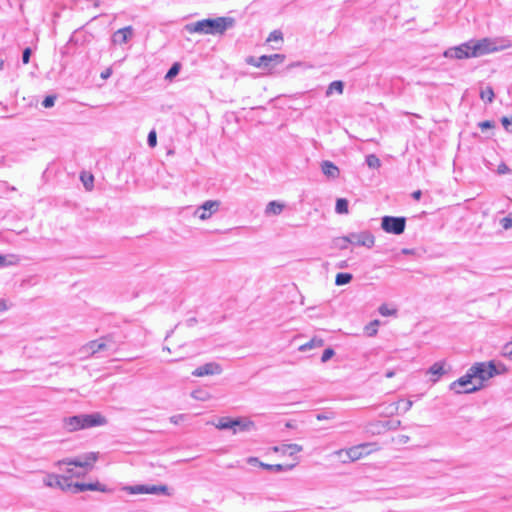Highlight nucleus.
<instances>
[{
	"label": "nucleus",
	"instance_id": "3",
	"mask_svg": "<svg viewBox=\"0 0 512 512\" xmlns=\"http://www.w3.org/2000/svg\"><path fill=\"white\" fill-rule=\"evenodd\" d=\"M470 371L474 376L476 384H481L482 388L484 381L489 380L495 375L506 373L507 368L506 366H502V370H498L494 361H489L475 363L470 367Z\"/></svg>",
	"mask_w": 512,
	"mask_h": 512
},
{
	"label": "nucleus",
	"instance_id": "36",
	"mask_svg": "<svg viewBox=\"0 0 512 512\" xmlns=\"http://www.w3.org/2000/svg\"><path fill=\"white\" fill-rule=\"evenodd\" d=\"M180 68H181L180 63L175 62V63L170 67V69L168 70V72L166 73L165 79H167V80H172L175 76H177V75H178V73H179V71H180Z\"/></svg>",
	"mask_w": 512,
	"mask_h": 512
},
{
	"label": "nucleus",
	"instance_id": "9",
	"mask_svg": "<svg viewBox=\"0 0 512 512\" xmlns=\"http://www.w3.org/2000/svg\"><path fill=\"white\" fill-rule=\"evenodd\" d=\"M369 446L370 444L364 443L350 447L349 449L346 450H339L336 452V454L339 455L340 457L345 455V458H343V462L355 461L370 453V450L368 449Z\"/></svg>",
	"mask_w": 512,
	"mask_h": 512
},
{
	"label": "nucleus",
	"instance_id": "61",
	"mask_svg": "<svg viewBox=\"0 0 512 512\" xmlns=\"http://www.w3.org/2000/svg\"><path fill=\"white\" fill-rule=\"evenodd\" d=\"M402 438H403V443H407V442H408V440H409V437H408V436H402Z\"/></svg>",
	"mask_w": 512,
	"mask_h": 512
},
{
	"label": "nucleus",
	"instance_id": "33",
	"mask_svg": "<svg viewBox=\"0 0 512 512\" xmlns=\"http://www.w3.org/2000/svg\"><path fill=\"white\" fill-rule=\"evenodd\" d=\"M335 211L338 214L348 213V201L345 198H339L336 201Z\"/></svg>",
	"mask_w": 512,
	"mask_h": 512
},
{
	"label": "nucleus",
	"instance_id": "34",
	"mask_svg": "<svg viewBox=\"0 0 512 512\" xmlns=\"http://www.w3.org/2000/svg\"><path fill=\"white\" fill-rule=\"evenodd\" d=\"M378 325H379V320L371 321L370 323H368L365 326V328H364L365 333L370 337L375 336L378 331Z\"/></svg>",
	"mask_w": 512,
	"mask_h": 512
},
{
	"label": "nucleus",
	"instance_id": "52",
	"mask_svg": "<svg viewBox=\"0 0 512 512\" xmlns=\"http://www.w3.org/2000/svg\"><path fill=\"white\" fill-rule=\"evenodd\" d=\"M182 417L183 415H174L170 418V421L174 424H177Z\"/></svg>",
	"mask_w": 512,
	"mask_h": 512
},
{
	"label": "nucleus",
	"instance_id": "41",
	"mask_svg": "<svg viewBox=\"0 0 512 512\" xmlns=\"http://www.w3.org/2000/svg\"><path fill=\"white\" fill-rule=\"evenodd\" d=\"M379 313L382 316H390L396 313V310L390 309L387 305L383 304L379 307Z\"/></svg>",
	"mask_w": 512,
	"mask_h": 512
},
{
	"label": "nucleus",
	"instance_id": "29",
	"mask_svg": "<svg viewBox=\"0 0 512 512\" xmlns=\"http://www.w3.org/2000/svg\"><path fill=\"white\" fill-rule=\"evenodd\" d=\"M80 179L84 185V187L87 190H92L93 188V182H94V176L91 173L82 172L80 175Z\"/></svg>",
	"mask_w": 512,
	"mask_h": 512
},
{
	"label": "nucleus",
	"instance_id": "28",
	"mask_svg": "<svg viewBox=\"0 0 512 512\" xmlns=\"http://www.w3.org/2000/svg\"><path fill=\"white\" fill-rule=\"evenodd\" d=\"M19 263V258L15 255H0V267L12 266Z\"/></svg>",
	"mask_w": 512,
	"mask_h": 512
},
{
	"label": "nucleus",
	"instance_id": "38",
	"mask_svg": "<svg viewBox=\"0 0 512 512\" xmlns=\"http://www.w3.org/2000/svg\"><path fill=\"white\" fill-rule=\"evenodd\" d=\"M501 123L507 132L512 133V116L511 117H506V116L502 117Z\"/></svg>",
	"mask_w": 512,
	"mask_h": 512
},
{
	"label": "nucleus",
	"instance_id": "50",
	"mask_svg": "<svg viewBox=\"0 0 512 512\" xmlns=\"http://www.w3.org/2000/svg\"><path fill=\"white\" fill-rule=\"evenodd\" d=\"M66 472H67V474H68V477H70V478H71V477H73V476H75V477H81V476H83V475H84V473L74 472L72 469H67V471H66Z\"/></svg>",
	"mask_w": 512,
	"mask_h": 512
},
{
	"label": "nucleus",
	"instance_id": "45",
	"mask_svg": "<svg viewBox=\"0 0 512 512\" xmlns=\"http://www.w3.org/2000/svg\"><path fill=\"white\" fill-rule=\"evenodd\" d=\"M70 491H72L73 493L86 491V483H80V482L72 483V488Z\"/></svg>",
	"mask_w": 512,
	"mask_h": 512
},
{
	"label": "nucleus",
	"instance_id": "14",
	"mask_svg": "<svg viewBox=\"0 0 512 512\" xmlns=\"http://www.w3.org/2000/svg\"><path fill=\"white\" fill-rule=\"evenodd\" d=\"M223 371L222 366L217 362H208L204 365L199 366L196 368L192 375L195 377H203V376H210V375H219Z\"/></svg>",
	"mask_w": 512,
	"mask_h": 512
},
{
	"label": "nucleus",
	"instance_id": "47",
	"mask_svg": "<svg viewBox=\"0 0 512 512\" xmlns=\"http://www.w3.org/2000/svg\"><path fill=\"white\" fill-rule=\"evenodd\" d=\"M32 50L31 48H25L22 53V62L23 64H28L30 61Z\"/></svg>",
	"mask_w": 512,
	"mask_h": 512
},
{
	"label": "nucleus",
	"instance_id": "15",
	"mask_svg": "<svg viewBox=\"0 0 512 512\" xmlns=\"http://www.w3.org/2000/svg\"><path fill=\"white\" fill-rule=\"evenodd\" d=\"M219 206V201L207 200L196 210L195 215L201 220L209 219L219 209Z\"/></svg>",
	"mask_w": 512,
	"mask_h": 512
},
{
	"label": "nucleus",
	"instance_id": "1",
	"mask_svg": "<svg viewBox=\"0 0 512 512\" xmlns=\"http://www.w3.org/2000/svg\"><path fill=\"white\" fill-rule=\"evenodd\" d=\"M234 24L235 19L232 17L207 18L186 24L185 30L191 34L223 35L226 30L232 28Z\"/></svg>",
	"mask_w": 512,
	"mask_h": 512
},
{
	"label": "nucleus",
	"instance_id": "32",
	"mask_svg": "<svg viewBox=\"0 0 512 512\" xmlns=\"http://www.w3.org/2000/svg\"><path fill=\"white\" fill-rule=\"evenodd\" d=\"M87 490L100 491V492H103V493H107V492L111 491L106 485L101 484L99 482L86 483V491Z\"/></svg>",
	"mask_w": 512,
	"mask_h": 512
},
{
	"label": "nucleus",
	"instance_id": "39",
	"mask_svg": "<svg viewBox=\"0 0 512 512\" xmlns=\"http://www.w3.org/2000/svg\"><path fill=\"white\" fill-rule=\"evenodd\" d=\"M55 100H56V96H54V95L46 96L44 98V100L42 101V105L45 108H51L54 106Z\"/></svg>",
	"mask_w": 512,
	"mask_h": 512
},
{
	"label": "nucleus",
	"instance_id": "58",
	"mask_svg": "<svg viewBox=\"0 0 512 512\" xmlns=\"http://www.w3.org/2000/svg\"><path fill=\"white\" fill-rule=\"evenodd\" d=\"M328 418H329V417H328V416H326V415H324V414H318V415H317V419H318V420H325V419H328Z\"/></svg>",
	"mask_w": 512,
	"mask_h": 512
},
{
	"label": "nucleus",
	"instance_id": "2",
	"mask_svg": "<svg viewBox=\"0 0 512 512\" xmlns=\"http://www.w3.org/2000/svg\"><path fill=\"white\" fill-rule=\"evenodd\" d=\"M511 47L508 40L503 38H483L473 41V52L471 54L476 57L483 56L489 53L501 51Z\"/></svg>",
	"mask_w": 512,
	"mask_h": 512
},
{
	"label": "nucleus",
	"instance_id": "53",
	"mask_svg": "<svg viewBox=\"0 0 512 512\" xmlns=\"http://www.w3.org/2000/svg\"><path fill=\"white\" fill-rule=\"evenodd\" d=\"M421 195H422V192H421L420 190L414 191V192L412 193V197H413V199H415V200H420Z\"/></svg>",
	"mask_w": 512,
	"mask_h": 512
},
{
	"label": "nucleus",
	"instance_id": "17",
	"mask_svg": "<svg viewBox=\"0 0 512 512\" xmlns=\"http://www.w3.org/2000/svg\"><path fill=\"white\" fill-rule=\"evenodd\" d=\"M84 348L94 355L97 352L110 349L111 345L107 338H101L99 340L90 341Z\"/></svg>",
	"mask_w": 512,
	"mask_h": 512
},
{
	"label": "nucleus",
	"instance_id": "19",
	"mask_svg": "<svg viewBox=\"0 0 512 512\" xmlns=\"http://www.w3.org/2000/svg\"><path fill=\"white\" fill-rule=\"evenodd\" d=\"M321 171L328 179H336L340 175L339 168L329 160H324L321 163Z\"/></svg>",
	"mask_w": 512,
	"mask_h": 512
},
{
	"label": "nucleus",
	"instance_id": "23",
	"mask_svg": "<svg viewBox=\"0 0 512 512\" xmlns=\"http://www.w3.org/2000/svg\"><path fill=\"white\" fill-rule=\"evenodd\" d=\"M296 464H297V462L293 463V464H287V465L259 463V466L264 469L271 470L273 472L278 473V472L290 471L296 466Z\"/></svg>",
	"mask_w": 512,
	"mask_h": 512
},
{
	"label": "nucleus",
	"instance_id": "64",
	"mask_svg": "<svg viewBox=\"0 0 512 512\" xmlns=\"http://www.w3.org/2000/svg\"><path fill=\"white\" fill-rule=\"evenodd\" d=\"M164 350H167L170 352V348H168V347H164Z\"/></svg>",
	"mask_w": 512,
	"mask_h": 512
},
{
	"label": "nucleus",
	"instance_id": "25",
	"mask_svg": "<svg viewBox=\"0 0 512 512\" xmlns=\"http://www.w3.org/2000/svg\"><path fill=\"white\" fill-rule=\"evenodd\" d=\"M344 90V83L340 80L333 81L329 84L325 94L327 97L331 96L334 92L342 94Z\"/></svg>",
	"mask_w": 512,
	"mask_h": 512
},
{
	"label": "nucleus",
	"instance_id": "43",
	"mask_svg": "<svg viewBox=\"0 0 512 512\" xmlns=\"http://www.w3.org/2000/svg\"><path fill=\"white\" fill-rule=\"evenodd\" d=\"M500 225L504 230H509L512 227V217L506 216L500 220Z\"/></svg>",
	"mask_w": 512,
	"mask_h": 512
},
{
	"label": "nucleus",
	"instance_id": "44",
	"mask_svg": "<svg viewBox=\"0 0 512 512\" xmlns=\"http://www.w3.org/2000/svg\"><path fill=\"white\" fill-rule=\"evenodd\" d=\"M335 352L332 348H327L324 350L323 354H322V357H321V361L323 363L327 362L328 360H330L333 356H334Z\"/></svg>",
	"mask_w": 512,
	"mask_h": 512
},
{
	"label": "nucleus",
	"instance_id": "55",
	"mask_svg": "<svg viewBox=\"0 0 512 512\" xmlns=\"http://www.w3.org/2000/svg\"><path fill=\"white\" fill-rule=\"evenodd\" d=\"M248 463H249V464H255V463H258V464H259V463H261V462H260V461L258 460V458H256V457H250V458H248Z\"/></svg>",
	"mask_w": 512,
	"mask_h": 512
},
{
	"label": "nucleus",
	"instance_id": "7",
	"mask_svg": "<svg viewBox=\"0 0 512 512\" xmlns=\"http://www.w3.org/2000/svg\"><path fill=\"white\" fill-rule=\"evenodd\" d=\"M406 227V219L404 217L384 216L381 219V228L391 234L400 235Z\"/></svg>",
	"mask_w": 512,
	"mask_h": 512
},
{
	"label": "nucleus",
	"instance_id": "11",
	"mask_svg": "<svg viewBox=\"0 0 512 512\" xmlns=\"http://www.w3.org/2000/svg\"><path fill=\"white\" fill-rule=\"evenodd\" d=\"M127 490L131 494H164L170 495L169 488L166 485H134L129 486Z\"/></svg>",
	"mask_w": 512,
	"mask_h": 512
},
{
	"label": "nucleus",
	"instance_id": "24",
	"mask_svg": "<svg viewBox=\"0 0 512 512\" xmlns=\"http://www.w3.org/2000/svg\"><path fill=\"white\" fill-rule=\"evenodd\" d=\"M323 345H324L323 339L318 338V337H313L310 341L301 345L299 347V351L306 352L313 348L322 347Z\"/></svg>",
	"mask_w": 512,
	"mask_h": 512
},
{
	"label": "nucleus",
	"instance_id": "57",
	"mask_svg": "<svg viewBox=\"0 0 512 512\" xmlns=\"http://www.w3.org/2000/svg\"><path fill=\"white\" fill-rule=\"evenodd\" d=\"M110 74H111V71L110 70H106L105 72H103L101 74V77L106 79V78H108L110 76Z\"/></svg>",
	"mask_w": 512,
	"mask_h": 512
},
{
	"label": "nucleus",
	"instance_id": "54",
	"mask_svg": "<svg viewBox=\"0 0 512 512\" xmlns=\"http://www.w3.org/2000/svg\"><path fill=\"white\" fill-rule=\"evenodd\" d=\"M7 310V305L4 300H0V312Z\"/></svg>",
	"mask_w": 512,
	"mask_h": 512
},
{
	"label": "nucleus",
	"instance_id": "12",
	"mask_svg": "<svg viewBox=\"0 0 512 512\" xmlns=\"http://www.w3.org/2000/svg\"><path fill=\"white\" fill-rule=\"evenodd\" d=\"M43 481L45 486L59 488L62 491H70L72 488V482L68 476L49 474Z\"/></svg>",
	"mask_w": 512,
	"mask_h": 512
},
{
	"label": "nucleus",
	"instance_id": "4",
	"mask_svg": "<svg viewBox=\"0 0 512 512\" xmlns=\"http://www.w3.org/2000/svg\"><path fill=\"white\" fill-rule=\"evenodd\" d=\"M450 389L457 394H468L480 390L481 384H476L474 376L472 375V372L469 368L465 375L450 384Z\"/></svg>",
	"mask_w": 512,
	"mask_h": 512
},
{
	"label": "nucleus",
	"instance_id": "16",
	"mask_svg": "<svg viewBox=\"0 0 512 512\" xmlns=\"http://www.w3.org/2000/svg\"><path fill=\"white\" fill-rule=\"evenodd\" d=\"M255 428V424L253 421L247 418H235L232 419V432L233 434H237L239 432H247L251 431Z\"/></svg>",
	"mask_w": 512,
	"mask_h": 512
},
{
	"label": "nucleus",
	"instance_id": "27",
	"mask_svg": "<svg viewBox=\"0 0 512 512\" xmlns=\"http://www.w3.org/2000/svg\"><path fill=\"white\" fill-rule=\"evenodd\" d=\"M444 372V366L441 362L434 363L428 370V373L436 376V378L433 379V382H436Z\"/></svg>",
	"mask_w": 512,
	"mask_h": 512
},
{
	"label": "nucleus",
	"instance_id": "42",
	"mask_svg": "<svg viewBox=\"0 0 512 512\" xmlns=\"http://www.w3.org/2000/svg\"><path fill=\"white\" fill-rule=\"evenodd\" d=\"M502 354L504 357L512 360V342L507 343L503 346Z\"/></svg>",
	"mask_w": 512,
	"mask_h": 512
},
{
	"label": "nucleus",
	"instance_id": "20",
	"mask_svg": "<svg viewBox=\"0 0 512 512\" xmlns=\"http://www.w3.org/2000/svg\"><path fill=\"white\" fill-rule=\"evenodd\" d=\"M302 450L303 447L298 444H282L280 446L273 447V451L289 456H294L295 454L301 452Z\"/></svg>",
	"mask_w": 512,
	"mask_h": 512
},
{
	"label": "nucleus",
	"instance_id": "6",
	"mask_svg": "<svg viewBox=\"0 0 512 512\" xmlns=\"http://www.w3.org/2000/svg\"><path fill=\"white\" fill-rule=\"evenodd\" d=\"M338 241L344 242L345 244H353L371 248L374 245L375 238L369 231H363L359 233H350L347 236L340 237Z\"/></svg>",
	"mask_w": 512,
	"mask_h": 512
},
{
	"label": "nucleus",
	"instance_id": "13",
	"mask_svg": "<svg viewBox=\"0 0 512 512\" xmlns=\"http://www.w3.org/2000/svg\"><path fill=\"white\" fill-rule=\"evenodd\" d=\"M82 429H88L97 426H103L107 419L99 412L91 414H80Z\"/></svg>",
	"mask_w": 512,
	"mask_h": 512
},
{
	"label": "nucleus",
	"instance_id": "21",
	"mask_svg": "<svg viewBox=\"0 0 512 512\" xmlns=\"http://www.w3.org/2000/svg\"><path fill=\"white\" fill-rule=\"evenodd\" d=\"M63 427L68 432H74L82 429L80 414L63 419Z\"/></svg>",
	"mask_w": 512,
	"mask_h": 512
},
{
	"label": "nucleus",
	"instance_id": "26",
	"mask_svg": "<svg viewBox=\"0 0 512 512\" xmlns=\"http://www.w3.org/2000/svg\"><path fill=\"white\" fill-rule=\"evenodd\" d=\"M283 208H284L283 204H281L277 201H271L266 206L265 213L267 215H270V214L278 215L282 212Z\"/></svg>",
	"mask_w": 512,
	"mask_h": 512
},
{
	"label": "nucleus",
	"instance_id": "10",
	"mask_svg": "<svg viewBox=\"0 0 512 512\" xmlns=\"http://www.w3.org/2000/svg\"><path fill=\"white\" fill-rule=\"evenodd\" d=\"M473 52V41H469L463 43L456 47H451L444 52V56L446 58H456V59H465L476 57V55L471 54Z\"/></svg>",
	"mask_w": 512,
	"mask_h": 512
},
{
	"label": "nucleus",
	"instance_id": "31",
	"mask_svg": "<svg viewBox=\"0 0 512 512\" xmlns=\"http://www.w3.org/2000/svg\"><path fill=\"white\" fill-rule=\"evenodd\" d=\"M215 427L219 430H232V418L221 417L215 424Z\"/></svg>",
	"mask_w": 512,
	"mask_h": 512
},
{
	"label": "nucleus",
	"instance_id": "18",
	"mask_svg": "<svg viewBox=\"0 0 512 512\" xmlns=\"http://www.w3.org/2000/svg\"><path fill=\"white\" fill-rule=\"evenodd\" d=\"M132 34H133V29L131 26L121 28L113 34L112 41L114 44H118V45L125 44L129 40V38L132 37Z\"/></svg>",
	"mask_w": 512,
	"mask_h": 512
},
{
	"label": "nucleus",
	"instance_id": "62",
	"mask_svg": "<svg viewBox=\"0 0 512 512\" xmlns=\"http://www.w3.org/2000/svg\"><path fill=\"white\" fill-rule=\"evenodd\" d=\"M3 65H4V61L2 59H0V70L3 69Z\"/></svg>",
	"mask_w": 512,
	"mask_h": 512
},
{
	"label": "nucleus",
	"instance_id": "49",
	"mask_svg": "<svg viewBox=\"0 0 512 512\" xmlns=\"http://www.w3.org/2000/svg\"><path fill=\"white\" fill-rule=\"evenodd\" d=\"M479 127L484 130V129H489V128H493L494 127V123L492 121H489V120H486V121H483V122H480L479 123Z\"/></svg>",
	"mask_w": 512,
	"mask_h": 512
},
{
	"label": "nucleus",
	"instance_id": "56",
	"mask_svg": "<svg viewBox=\"0 0 512 512\" xmlns=\"http://www.w3.org/2000/svg\"><path fill=\"white\" fill-rule=\"evenodd\" d=\"M395 375V372L393 370H389L385 373L386 378H392Z\"/></svg>",
	"mask_w": 512,
	"mask_h": 512
},
{
	"label": "nucleus",
	"instance_id": "35",
	"mask_svg": "<svg viewBox=\"0 0 512 512\" xmlns=\"http://www.w3.org/2000/svg\"><path fill=\"white\" fill-rule=\"evenodd\" d=\"M366 164L368 165V167H370L372 169H377L380 167L381 162H380V159L376 155L370 154L366 157Z\"/></svg>",
	"mask_w": 512,
	"mask_h": 512
},
{
	"label": "nucleus",
	"instance_id": "51",
	"mask_svg": "<svg viewBox=\"0 0 512 512\" xmlns=\"http://www.w3.org/2000/svg\"><path fill=\"white\" fill-rule=\"evenodd\" d=\"M339 239H340V238H337V239L335 240V245H336L338 248H340V249H345V248H347L348 244H345L344 242H339V241H338Z\"/></svg>",
	"mask_w": 512,
	"mask_h": 512
},
{
	"label": "nucleus",
	"instance_id": "8",
	"mask_svg": "<svg viewBox=\"0 0 512 512\" xmlns=\"http://www.w3.org/2000/svg\"><path fill=\"white\" fill-rule=\"evenodd\" d=\"M97 459V452H88L73 459H64L60 461L59 464L73 465L75 467L91 470L93 468V464L97 461Z\"/></svg>",
	"mask_w": 512,
	"mask_h": 512
},
{
	"label": "nucleus",
	"instance_id": "30",
	"mask_svg": "<svg viewBox=\"0 0 512 512\" xmlns=\"http://www.w3.org/2000/svg\"><path fill=\"white\" fill-rule=\"evenodd\" d=\"M353 276L350 273H338L335 278V284L337 286L346 285L351 282Z\"/></svg>",
	"mask_w": 512,
	"mask_h": 512
},
{
	"label": "nucleus",
	"instance_id": "63",
	"mask_svg": "<svg viewBox=\"0 0 512 512\" xmlns=\"http://www.w3.org/2000/svg\"><path fill=\"white\" fill-rule=\"evenodd\" d=\"M502 366H505V365H504V364H498V365H496V367H497V369H498V370H502Z\"/></svg>",
	"mask_w": 512,
	"mask_h": 512
},
{
	"label": "nucleus",
	"instance_id": "60",
	"mask_svg": "<svg viewBox=\"0 0 512 512\" xmlns=\"http://www.w3.org/2000/svg\"><path fill=\"white\" fill-rule=\"evenodd\" d=\"M197 393H198V392H193V393H192V396H193L195 399H202L201 397H198Z\"/></svg>",
	"mask_w": 512,
	"mask_h": 512
},
{
	"label": "nucleus",
	"instance_id": "48",
	"mask_svg": "<svg viewBox=\"0 0 512 512\" xmlns=\"http://www.w3.org/2000/svg\"><path fill=\"white\" fill-rule=\"evenodd\" d=\"M510 172H511V169L505 163H501L500 165H498V168H497L498 174L503 175V174H508Z\"/></svg>",
	"mask_w": 512,
	"mask_h": 512
},
{
	"label": "nucleus",
	"instance_id": "46",
	"mask_svg": "<svg viewBox=\"0 0 512 512\" xmlns=\"http://www.w3.org/2000/svg\"><path fill=\"white\" fill-rule=\"evenodd\" d=\"M283 38V35H282V32L279 31V30H274L273 32L270 33L267 41H278V40H282Z\"/></svg>",
	"mask_w": 512,
	"mask_h": 512
},
{
	"label": "nucleus",
	"instance_id": "37",
	"mask_svg": "<svg viewBox=\"0 0 512 512\" xmlns=\"http://www.w3.org/2000/svg\"><path fill=\"white\" fill-rule=\"evenodd\" d=\"M480 96L483 100L487 99L488 102H492L494 99V92L492 88L488 87L486 90L481 91Z\"/></svg>",
	"mask_w": 512,
	"mask_h": 512
},
{
	"label": "nucleus",
	"instance_id": "22",
	"mask_svg": "<svg viewBox=\"0 0 512 512\" xmlns=\"http://www.w3.org/2000/svg\"><path fill=\"white\" fill-rule=\"evenodd\" d=\"M413 405V402L411 400H400L397 403H392L387 407V413L388 414H394L397 413L399 410H401L403 413H406L411 409Z\"/></svg>",
	"mask_w": 512,
	"mask_h": 512
},
{
	"label": "nucleus",
	"instance_id": "59",
	"mask_svg": "<svg viewBox=\"0 0 512 512\" xmlns=\"http://www.w3.org/2000/svg\"><path fill=\"white\" fill-rule=\"evenodd\" d=\"M402 253L408 255V254L412 253V250L405 248V249L402 250Z\"/></svg>",
	"mask_w": 512,
	"mask_h": 512
},
{
	"label": "nucleus",
	"instance_id": "5",
	"mask_svg": "<svg viewBox=\"0 0 512 512\" xmlns=\"http://www.w3.org/2000/svg\"><path fill=\"white\" fill-rule=\"evenodd\" d=\"M285 60V55L283 54H271V55H262L258 58L250 57L247 60V63L253 65L257 68L271 71L276 66L282 64Z\"/></svg>",
	"mask_w": 512,
	"mask_h": 512
},
{
	"label": "nucleus",
	"instance_id": "40",
	"mask_svg": "<svg viewBox=\"0 0 512 512\" xmlns=\"http://www.w3.org/2000/svg\"><path fill=\"white\" fill-rule=\"evenodd\" d=\"M147 143L150 147H155L157 144V135L155 130H151L147 137Z\"/></svg>",
	"mask_w": 512,
	"mask_h": 512
}]
</instances>
